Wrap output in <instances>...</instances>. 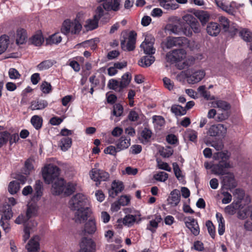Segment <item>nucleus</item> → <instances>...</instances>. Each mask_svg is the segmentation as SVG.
Wrapping results in <instances>:
<instances>
[{"label":"nucleus","instance_id":"17","mask_svg":"<svg viewBox=\"0 0 252 252\" xmlns=\"http://www.w3.org/2000/svg\"><path fill=\"white\" fill-rule=\"evenodd\" d=\"M39 238L38 236H34L26 245L28 252H38L39 250Z\"/></svg>","mask_w":252,"mask_h":252},{"label":"nucleus","instance_id":"62","mask_svg":"<svg viewBox=\"0 0 252 252\" xmlns=\"http://www.w3.org/2000/svg\"><path fill=\"white\" fill-rule=\"evenodd\" d=\"M172 165L173 170L176 177L178 180H180V178H182L183 177L181 174V170H180L178 164L176 162H174L172 164Z\"/></svg>","mask_w":252,"mask_h":252},{"label":"nucleus","instance_id":"18","mask_svg":"<svg viewBox=\"0 0 252 252\" xmlns=\"http://www.w3.org/2000/svg\"><path fill=\"white\" fill-rule=\"evenodd\" d=\"M180 201V193L179 190H172L168 197L167 201L171 206L174 207L178 205Z\"/></svg>","mask_w":252,"mask_h":252},{"label":"nucleus","instance_id":"16","mask_svg":"<svg viewBox=\"0 0 252 252\" xmlns=\"http://www.w3.org/2000/svg\"><path fill=\"white\" fill-rule=\"evenodd\" d=\"M124 186L122 182L116 181H113L111 186V189L109 190L110 196L114 198L118 193L121 192L124 189Z\"/></svg>","mask_w":252,"mask_h":252},{"label":"nucleus","instance_id":"23","mask_svg":"<svg viewBox=\"0 0 252 252\" xmlns=\"http://www.w3.org/2000/svg\"><path fill=\"white\" fill-rule=\"evenodd\" d=\"M48 105V102L45 100L36 99L31 102L30 108L32 110H42Z\"/></svg>","mask_w":252,"mask_h":252},{"label":"nucleus","instance_id":"1","mask_svg":"<svg viewBox=\"0 0 252 252\" xmlns=\"http://www.w3.org/2000/svg\"><path fill=\"white\" fill-rule=\"evenodd\" d=\"M88 203L87 197L82 193H77L69 200V207L71 210L76 211L74 217L76 222L82 223L87 220L91 213Z\"/></svg>","mask_w":252,"mask_h":252},{"label":"nucleus","instance_id":"41","mask_svg":"<svg viewBox=\"0 0 252 252\" xmlns=\"http://www.w3.org/2000/svg\"><path fill=\"white\" fill-rule=\"evenodd\" d=\"M62 37L58 33H55L47 39L46 43L48 44H57L62 41Z\"/></svg>","mask_w":252,"mask_h":252},{"label":"nucleus","instance_id":"6","mask_svg":"<svg viewBox=\"0 0 252 252\" xmlns=\"http://www.w3.org/2000/svg\"><path fill=\"white\" fill-rule=\"evenodd\" d=\"M81 29L82 25L78 21L71 22L69 20H66L63 23L61 32L65 35L70 33L72 34H77Z\"/></svg>","mask_w":252,"mask_h":252},{"label":"nucleus","instance_id":"40","mask_svg":"<svg viewBox=\"0 0 252 252\" xmlns=\"http://www.w3.org/2000/svg\"><path fill=\"white\" fill-rule=\"evenodd\" d=\"M19 189V183L17 181L10 182L8 187V190L11 194L17 193Z\"/></svg>","mask_w":252,"mask_h":252},{"label":"nucleus","instance_id":"51","mask_svg":"<svg viewBox=\"0 0 252 252\" xmlns=\"http://www.w3.org/2000/svg\"><path fill=\"white\" fill-rule=\"evenodd\" d=\"M8 75L11 79L14 80L19 79L21 77V74L18 71L14 68H11L9 69Z\"/></svg>","mask_w":252,"mask_h":252},{"label":"nucleus","instance_id":"11","mask_svg":"<svg viewBox=\"0 0 252 252\" xmlns=\"http://www.w3.org/2000/svg\"><path fill=\"white\" fill-rule=\"evenodd\" d=\"M227 131V128L223 124H217L212 125L209 128L208 133L213 137L215 136H223Z\"/></svg>","mask_w":252,"mask_h":252},{"label":"nucleus","instance_id":"30","mask_svg":"<svg viewBox=\"0 0 252 252\" xmlns=\"http://www.w3.org/2000/svg\"><path fill=\"white\" fill-rule=\"evenodd\" d=\"M131 79V75L128 73L126 72L125 73L122 77V79L121 82H120V89H123V88H126L129 83L130 82Z\"/></svg>","mask_w":252,"mask_h":252},{"label":"nucleus","instance_id":"20","mask_svg":"<svg viewBox=\"0 0 252 252\" xmlns=\"http://www.w3.org/2000/svg\"><path fill=\"white\" fill-rule=\"evenodd\" d=\"M206 31L210 35L216 36L220 32V27L217 23L211 22L208 24Z\"/></svg>","mask_w":252,"mask_h":252},{"label":"nucleus","instance_id":"50","mask_svg":"<svg viewBox=\"0 0 252 252\" xmlns=\"http://www.w3.org/2000/svg\"><path fill=\"white\" fill-rule=\"evenodd\" d=\"M187 136L189 138V140L192 142H195L197 139V132L191 129H188L186 132Z\"/></svg>","mask_w":252,"mask_h":252},{"label":"nucleus","instance_id":"27","mask_svg":"<svg viewBox=\"0 0 252 252\" xmlns=\"http://www.w3.org/2000/svg\"><path fill=\"white\" fill-rule=\"evenodd\" d=\"M71 138L66 137L62 138L60 141V146L63 151H67L71 146Z\"/></svg>","mask_w":252,"mask_h":252},{"label":"nucleus","instance_id":"57","mask_svg":"<svg viewBox=\"0 0 252 252\" xmlns=\"http://www.w3.org/2000/svg\"><path fill=\"white\" fill-rule=\"evenodd\" d=\"M210 145L214 147L217 151H220L223 148V144L221 140L212 141Z\"/></svg>","mask_w":252,"mask_h":252},{"label":"nucleus","instance_id":"31","mask_svg":"<svg viewBox=\"0 0 252 252\" xmlns=\"http://www.w3.org/2000/svg\"><path fill=\"white\" fill-rule=\"evenodd\" d=\"M238 205L239 203L238 202H233L231 204L225 207L224 212L229 215H233L235 214Z\"/></svg>","mask_w":252,"mask_h":252},{"label":"nucleus","instance_id":"48","mask_svg":"<svg viewBox=\"0 0 252 252\" xmlns=\"http://www.w3.org/2000/svg\"><path fill=\"white\" fill-rule=\"evenodd\" d=\"M53 65L52 62L50 60H46L40 63L37 65V67L40 70H45L49 68Z\"/></svg>","mask_w":252,"mask_h":252},{"label":"nucleus","instance_id":"45","mask_svg":"<svg viewBox=\"0 0 252 252\" xmlns=\"http://www.w3.org/2000/svg\"><path fill=\"white\" fill-rule=\"evenodd\" d=\"M218 21L222 27L223 30L226 32L228 30L229 27V21L225 17L220 16L218 17Z\"/></svg>","mask_w":252,"mask_h":252},{"label":"nucleus","instance_id":"39","mask_svg":"<svg viewBox=\"0 0 252 252\" xmlns=\"http://www.w3.org/2000/svg\"><path fill=\"white\" fill-rule=\"evenodd\" d=\"M98 20L94 18L93 19H88L86 21L85 27L87 30H93L98 27Z\"/></svg>","mask_w":252,"mask_h":252},{"label":"nucleus","instance_id":"35","mask_svg":"<svg viewBox=\"0 0 252 252\" xmlns=\"http://www.w3.org/2000/svg\"><path fill=\"white\" fill-rule=\"evenodd\" d=\"M42 118L38 116L34 115L31 119V122L36 129H40L42 125Z\"/></svg>","mask_w":252,"mask_h":252},{"label":"nucleus","instance_id":"38","mask_svg":"<svg viewBox=\"0 0 252 252\" xmlns=\"http://www.w3.org/2000/svg\"><path fill=\"white\" fill-rule=\"evenodd\" d=\"M103 16H105L106 19H109L107 12L103 9L101 5H99L97 7L95 14L94 15V17L95 19H97V20H99Z\"/></svg>","mask_w":252,"mask_h":252},{"label":"nucleus","instance_id":"42","mask_svg":"<svg viewBox=\"0 0 252 252\" xmlns=\"http://www.w3.org/2000/svg\"><path fill=\"white\" fill-rule=\"evenodd\" d=\"M44 39L41 33H37L34 35L31 39L32 43L36 46L41 45Z\"/></svg>","mask_w":252,"mask_h":252},{"label":"nucleus","instance_id":"25","mask_svg":"<svg viewBox=\"0 0 252 252\" xmlns=\"http://www.w3.org/2000/svg\"><path fill=\"white\" fill-rule=\"evenodd\" d=\"M195 16L198 18L202 25L205 24L210 19V14L204 11H199L196 12Z\"/></svg>","mask_w":252,"mask_h":252},{"label":"nucleus","instance_id":"63","mask_svg":"<svg viewBox=\"0 0 252 252\" xmlns=\"http://www.w3.org/2000/svg\"><path fill=\"white\" fill-rule=\"evenodd\" d=\"M118 152L117 148L113 146H109L104 149L105 153L113 156H115Z\"/></svg>","mask_w":252,"mask_h":252},{"label":"nucleus","instance_id":"4","mask_svg":"<svg viewBox=\"0 0 252 252\" xmlns=\"http://www.w3.org/2000/svg\"><path fill=\"white\" fill-rule=\"evenodd\" d=\"M213 107L219 108V111L216 117V121L222 122L228 118L230 116L229 110L230 109V104L226 101L223 100H217L212 102Z\"/></svg>","mask_w":252,"mask_h":252},{"label":"nucleus","instance_id":"5","mask_svg":"<svg viewBox=\"0 0 252 252\" xmlns=\"http://www.w3.org/2000/svg\"><path fill=\"white\" fill-rule=\"evenodd\" d=\"M59 168L57 166L49 164L45 166L42 170V176L46 184H50L60 179Z\"/></svg>","mask_w":252,"mask_h":252},{"label":"nucleus","instance_id":"54","mask_svg":"<svg viewBox=\"0 0 252 252\" xmlns=\"http://www.w3.org/2000/svg\"><path fill=\"white\" fill-rule=\"evenodd\" d=\"M161 7L166 10H175L178 8L179 5L175 2L168 1L163 4Z\"/></svg>","mask_w":252,"mask_h":252},{"label":"nucleus","instance_id":"15","mask_svg":"<svg viewBox=\"0 0 252 252\" xmlns=\"http://www.w3.org/2000/svg\"><path fill=\"white\" fill-rule=\"evenodd\" d=\"M226 176L223 177L222 183L226 189L234 188L236 186L234 176L233 173L228 172Z\"/></svg>","mask_w":252,"mask_h":252},{"label":"nucleus","instance_id":"29","mask_svg":"<svg viewBox=\"0 0 252 252\" xmlns=\"http://www.w3.org/2000/svg\"><path fill=\"white\" fill-rule=\"evenodd\" d=\"M9 43V37L3 35L0 37V55L4 53L6 50Z\"/></svg>","mask_w":252,"mask_h":252},{"label":"nucleus","instance_id":"9","mask_svg":"<svg viewBox=\"0 0 252 252\" xmlns=\"http://www.w3.org/2000/svg\"><path fill=\"white\" fill-rule=\"evenodd\" d=\"M137 34L134 31H131L128 37V40L126 45H125V40H121V45L124 50L132 51L135 49V44L136 43V37Z\"/></svg>","mask_w":252,"mask_h":252},{"label":"nucleus","instance_id":"56","mask_svg":"<svg viewBox=\"0 0 252 252\" xmlns=\"http://www.w3.org/2000/svg\"><path fill=\"white\" fill-rule=\"evenodd\" d=\"M40 88L41 91L44 94H49L52 90L51 85L46 81L42 82Z\"/></svg>","mask_w":252,"mask_h":252},{"label":"nucleus","instance_id":"8","mask_svg":"<svg viewBox=\"0 0 252 252\" xmlns=\"http://www.w3.org/2000/svg\"><path fill=\"white\" fill-rule=\"evenodd\" d=\"M80 248L78 252H95L96 245L92 239L83 237L80 243Z\"/></svg>","mask_w":252,"mask_h":252},{"label":"nucleus","instance_id":"37","mask_svg":"<svg viewBox=\"0 0 252 252\" xmlns=\"http://www.w3.org/2000/svg\"><path fill=\"white\" fill-rule=\"evenodd\" d=\"M240 35L246 42L252 41V32L247 29H243L240 32Z\"/></svg>","mask_w":252,"mask_h":252},{"label":"nucleus","instance_id":"22","mask_svg":"<svg viewBox=\"0 0 252 252\" xmlns=\"http://www.w3.org/2000/svg\"><path fill=\"white\" fill-rule=\"evenodd\" d=\"M16 43L17 45L24 44L27 39V34L25 30L24 29H19L17 30L15 36Z\"/></svg>","mask_w":252,"mask_h":252},{"label":"nucleus","instance_id":"12","mask_svg":"<svg viewBox=\"0 0 252 252\" xmlns=\"http://www.w3.org/2000/svg\"><path fill=\"white\" fill-rule=\"evenodd\" d=\"M187 41L186 37H168L165 43L166 47L170 49L173 47H181Z\"/></svg>","mask_w":252,"mask_h":252},{"label":"nucleus","instance_id":"52","mask_svg":"<svg viewBox=\"0 0 252 252\" xmlns=\"http://www.w3.org/2000/svg\"><path fill=\"white\" fill-rule=\"evenodd\" d=\"M206 225L207 227L208 232L212 238H215V228L212 222L208 220L206 222Z\"/></svg>","mask_w":252,"mask_h":252},{"label":"nucleus","instance_id":"7","mask_svg":"<svg viewBox=\"0 0 252 252\" xmlns=\"http://www.w3.org/2000/svg\"><path fill=\"white\" fill-rule=\"evenodd\" d=\"M90 177L96 182L95 185L98 186L101 181H106L109 179V174L103 170L94 168L90 172Z\"/></svg>","mask_w":252,"mask_h":252},{"label":"nucleus","instance_id":"64","mask_svg":"<svg viewBox=\"0 0 252 252\" xmlns=\"http://www.w3.org/2000/svg\"><path fill=\"white\" fill-rule=\"evenodd\" d=\"M183 19L189 25L196 20V19L191 14L185 15L183 17Z\"/></svg>","mask_w":252,"mask_h":252},{"label":"nucleus","instance_id":"26","mask_svg":"<svg viewBox=\"0 0 252 252\" xmlns=\"http://www.w3.org/2000/svg\"><path fill=\"white\" fill-rule=\"evenodd\" d=\"M13 212L9 206H5L2 209V214L0 220H9L13 217Z\"/></svg>","mask_w":252,"mask_h":252},{"label":"nucleus","instance_id":"2","mask_svg":"<svg viewBox=\"0 0 252 252\" xmlns=\"http://www.w3.org/2000/svg\"><path fill=\"white\" fill-rule=\"evenodd\" d=\"M214 159L218 160L219 162L214 164L213 173L216 175H224L227 174V170L232 168V165L228 161L229 156L227 152H220L215 153Z\"/></svg>","mask_w":252,"mask_h":252},{"label":"nucleus","instance_id":"13","mask_svg":"<svg viewBox=\"0 0 252 252\" xmlns=\"http://www.w3.org/2000/svg\"><path fill=\"white\" fill-rule=\"evenodd\" d=\"M64 180L60 178L53 183L51 189L53 194L58 195L63 193L64 189Z\"/></svg>","mask_w":252,"mask_h":252},{"label":"nucleus","instance_id":"53","mask_svg":"<svg viewBox=\"0 0 252 252\" xmlns=\"http://www.w3.org/2000/svg\"><path fill=\"white\" fill-rule=\"evenodd\" d=\"M153 44H147L146 45L144 46H140L143 49L144 52L146 54L152 55L155 52V49L153 47Z\"/></svg>","mask_w":252,"mask_h":252},{"label":"nucleus","instance_id":"59","mask_svg":"<svg viewBox=\"0 0 252 252\" xmlns=\"http://www.w3.org/2000/svg\"><path fill=\"white\" fill-rule=\"evenodd\" d=\"M9 221V220H0V226L2 227L3 230L5 233L9 232L11 229Z\"/></svg>","mask_w":252,"mask_h":252},{"label":"nucleus","instance_id":"14","mask_svg":"<svg viewBox=\"0 0 252 252\" xmlns=\"http://www.w3.org/2000/svg\"><path fill=\"white\" fill-rule=\"evenodd\" d=\"M186 226L190 230L194 236H197L200 232V228L198 222L194 219L189 217L188 220L185 222Z\"/></svg>","mask_w":252,"mask_h":252},{"label":"nucleus","instance_id":"28","mask_svg":"<svg viewBox=\"0 0 252 252\" xmlns=\"http://www.w3.org/2000/svg\"><path fill=\"white\" fill-rule=\"evenodd\" d=\"M37 211V207L35 203H29L28 205V208L26 214L27 218L29 220L32 216L35 215Z\"/></svg>","mask_w":252,"mask_h":252},{"label":"nucleus","instance_id":"55","mask_svg":"<svg viewBox=\"0 0 252 252\" xmlns=\"http://www.w3.org/2000/svg\"><path fill=\"white\" fill-rule=\"evenodd\" d=\"M29 220V219L27 218V216L23 214H21L15 219L14 222L17 224H24L25 226H27L26 222Z\"/></svg>","mask_w":252,"mask_h":252},{"label":"nucleus","instance_id":"19","mask_svg":"<svg viewBox=\"0 0 252 252\" xmlns=\"http://www.w3.org/2000/svg\"><path fill=\"white\" fill-rule=\"evenodd\" d=\"M34 193L32 197V200L34 202L37 201L39 200L43 194V184L42 182L39 180L35 182L34 187Z\"/></svg>","mask_w":252,"mask_h":252},{"label":"nucleus","instance_id":"36","mask_svg":"<svg viewBox=\"0 0 252 252\" xmlns=\"http://www.w3.org/2000/svg\"><path fill=\"white\" fill-rule=\"evenodd\" d=\"M171 112L176 116H183L186 114V110L179 105H173L171 108Z\"/></svg>","mask_w":252,"mask_h":252},{"label":"nucleus","instance_id":"24","mask_svg":"<svg viewBox=\"0 0 252 252\" xmlns=\"http://www.w3.org/2000/svg\"><path fill=\"white\" fill-rule=\"evenodd\" d=\"M155 61V57L152 56H146L142 57L139 62V65L143 67L150 66Z\"/></svg>","mask_w":252,"mask_h":252},{"label":"nucleus","instance_id":"33","mask_svg":"<svg viewBox=\"0 0 252 252\" xmlns=\"http://www.w3.org/2000/svg\"><path fill=\"white\" fill-rule=\"evenodd\" d=\"M97 42H98V40L96 38L91 39L82 42L80 45L84 48H90L92 50H94L96 48V43Z\"/></svg>","mask_w":252,"mask_h":252},{"label":"nucleus","instance_id":"60","mask_svg":"<svg viewBox=\"0 0 252 252\" xmlns=\"http://www.w3.org/2000/svg\"><path fill=\"white\" fill-rule=\"evenodd\" d=\"M189 26L190 27L191 30L193 31L195 33H199L201 31L199 23L197 20L189 25Z\"/></svg>","mask_w":252,"mask_h":252},{"label":"nucleus","instance_id":"3","mask_svg":"<svg viewBox=\"0 0 252 252\" xmlns=\"http://www.w3.org/2000/svg\"><path fill=\"white\" fill-rule=\"evenodd\" d=\"M186 56V52L182 49L173 50L168 52L165 56V60L171 64L176 63V67L179 69H183L188 66L187 62L180 63Z\"/></svg>","mask_w":252,"mask_h":252},{"label":"nucleus","instance_id":"34","mask_svg":"<svg viewBox=\"0 0 252 252\" xmlns=\"http://www.w3.org/2000/svg\"><path fill=\"white\" fill-rule=\"evenodd\" d=\"M76 189V184L73 183L68 182L66 184L64 183V189L63 194L65 195H70L72 194Z\"/></svg>","mask_w":252,"mask_h":252},{"label":"nucleus","instance_id":"58","mask_svg":"<svg viewBox=\"0 0 252 252\" xmlns=\"http://www.w3.org/2000/svg\"><path fill=\"white\" fill-rule=\"evenodd\" d=\"M153 123L157 126H161L164 124V119L163 117L159 116H154L153 117Z\"/></svg>","mask_w":252,"mask_h":252},{"label":"nucleus","instance_id":"61","mask_svg":"<svg viewBox=\"0 0 252 252\" xmlns=\"http://www.w3.org/2000/svg\"><path fill=\"white\" fill-rule=\"evenodd\" d=\"M223 10L232 15H235L236 12V9L232 5V3L229 5L225 4V6L223 7Z\"/></svg>","mask_w":252,"mask_h":252},{"label":"nucleus","instance_id":"10","mask_svg":"<svg viewBox=\"0 0 252 252\" xmlns=\"http://www.w3.org/2000/svg\"><path fill=\"white\" fill-rule=\"evenodd\" d=\"M205 73L203 70L189 71L186 74L187 81L189 84H194L200 81L205 76Z\"/></svg>","mask_w":252,"mask_h":252},{"label":"nucleus","instance_id":"47","mask_svg":"<svg viewBox=\"0 0 252 252\" xmlns=\"http://www.w3.org/2000/svg\"><path fill=\"white\" fill-rule=\"evenodd\" d=\"M123 106L120 103L115 104L113 106V115L116 117L121 116L123 113Z\"/></svg>","mask_w":252,"mask_h":252},{"label":"nucleus","instance_id":"44","mask_svg":"<svg viewBox=\"0 0 252 252\" xmlns=\"http://www.w3.org/2000/svg\"><path fill=\"white\" fill-rule=\"evenodd\" d=\"M136 220L135 216L132 215H127L123 219V223L129 226H132Z\"/></svg>","mask_w":252,"mask_h":252},{"label":"nucleus","instance_id":"43","mask_svg":"<svg viewBox=\"0 0 252 252\" xmlns=\"http://www.w3.org/2000/svg\"><path fill=\"white\" fill-rule=\"evenodd\" d=\"M10 133L7 131L0 132V147L6 144L9 141Z\"/></svg>","mask_w":252,"mask_h":252},{"label":"nucleus","instance_id":"32","mask_svg":"<svg viewBox=\"0 0 252 252\" xmlns=\"http://www.w3.org/2000/svg\"><path fill=\"white\" fill-rule=\"evenodd\" d=\"M96 229L95 221L93 220H89L85 224L84 230L89 234L94 233Z\"/></svg>","mask_w":252,"mask_h":252},{"label":"nucleus","instance_id":"49","mask_svg":"<svg viewBox=\"0 0 252 252\" xmlns=\"http://www.w3.org/2000/svg\"><path fill=\"white\" fill-rule=\"evenodd\" d=\"M155 180L160 182H165L168 178V175L165 172H159L154 176Z\"/></svg>","mask_w":252,"mask_h":252},{"label":"nucleus","instance_id":"21","mask_svg":"<svg viewBox=\"0 0 252 252\" xmlns=\"http://www.w3.org/2000/svg\"><path fill=\"white\" fill-rule=\"evenodd\" d=\"M116 145L118 151L125 150L130 145V139L122 136L117 141Z\"/></svg>","mask_w":252,"mask_h":252},{"label":"nucleus","instance_id":"46","mask_svg":"<svg viewBox=\"0 0 252 252\" xmlns=\"http://www.w3.org/2000/svg\"><path fill=\"white\" fill-rule=\"evenodd\" d=\"M152 135V132L148 128H145L141 132V136L143 138L142 143H145L148 142L149 140L151 138Z\"/></svg>","mask_w":252,"mask_h":252}]
</instances>
